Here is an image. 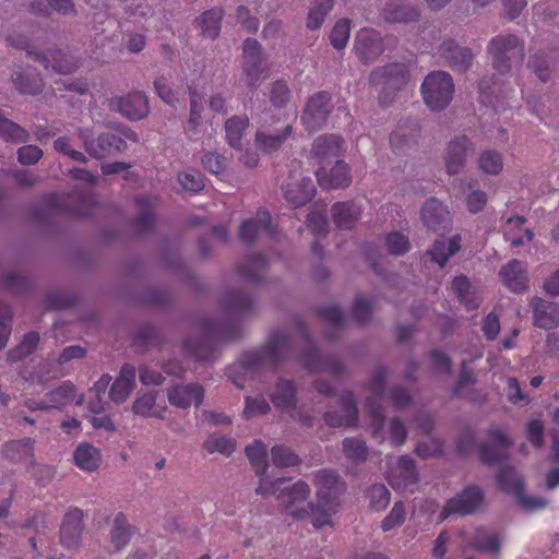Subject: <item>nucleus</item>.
<instances>
[{"label":"nucleus","mask_w":559,"mask_h":559,"mask_svg":"<svg viewBox=\"0 0 559 559\" xmlns=\"http://www.w3.org/2000/svg\"><path fill=\"white\" fill-rule=\"evenodd\" d=\"M292 353V340L283 332L273 333L261 349L243 353L239 364L227 369V376L237 388L243 389L245 382L241 379L234 378V371L241 369L246 373H250L264 368L274 369L288 358Z\"/></svg>","instance_id":"nucleus-1"},{"label":"nucleus","mask_w":559,"mask_h":559,"mask_svg":"<svg viewBox=\"0 0 559 559\" xmlns=\"http://www.w3.org/2000/svg\"><path fill=\"white\" fill-rule=\"evenodd\" d=\"M314 486L317 487V502H309L308 507L312 514V525L322 528L331 523V515L335 511L337 498L345 486L340 475L331 469H321L314 474Z\"/></svg>","instance_id":"nucleus-2"},{"label":"nucleus","mask_w":559,"mask_h":559,"mask_svg":"<svg viewBox=\"0 0 559 559\" xmlns=\"http://www.w3.org/2000/svg\"><path fill=\"white\" fill-rule=\"evenodd\" d=\"M285 479L277 478L269 480L267 478L260 479V484L257 488V493L261 496H276L281 504H283L286 511L296 520H302L308 514L305 508H299V504L306 502L310 495V487L304 480H298L292 486L282 487Z\"/></svg>","instance_id":"nucleus-3"},{"label":"nucleus","mask_w":559,"mask_h":559,"mask_svg":"<svg viewBox=\"0 0 559 559\" xmlns=\"http://www.w3.org/2000/svg\"><path fill=\"white\" fill-rule=\"evenodd\" d=\"M79 135L83 141L85 151L94 158L102 159L127 150V141L136 143L138 134L129 127H120L114 131L103 132L92 139V131L80 129Z\"/></svg>","instance_id":"nucleus-4"},{"label":"nucleus","mask_w":559,"mask_h":559,"mask_svg":"<svg viewBox=\"0 0 559 559\" xmlns=\"http://www.w3.org/2000/svg\"><path fill=\"white\" fill-rule=\"evenodd\" d=\"M409 70L405 63L393 62L378 67L370 74V83L379 88V103L388 106L409 82Z\"/></svg>","instance_id":"nucleus-5"},{"label":"nucleus","mask_w":559,"mask_h":559,"mask_svg":"<svg viewBox=\"0 0 559 559\" xmlns=\"http://www.w3.org/2000/svg\"><path fill=\"white\" fill-rule=\"evenodd\" d=\"M488 52L492 57V64L500 74L508 73L513 64L524 61V45L518 36L498 35L488 44Z\"/></svg>","instance_id":"nucleus-6"},{"label":"nucleus","mask_w":559,"mask_h":559,"mask_svg":"<svg viewBox=\"0 0 559 559\" xmlns=\"http://www.w3.org/2000/svg\"><path fill=\"white\" fill-rule=\"evenodd\" d=\"M43 203L48 211L80 217L94 214L97 205L93 193L86 191H75L67 197L49 193Z\"/></svg>","instance_id":"nucleus-7"},{"label":"nucleus","mask_w":559,"mask_h":559,"mask_svg":"<svg viewBox=\"0 0 559 559\" xmlns=\"http://www.w3.org/2000/svg\"><path fill=\"white\" fill-rule=\"evenodd\" d=\"M425 104L433 111L443 110L449 106L454 95L452 76L444 71L430 72L421 84Z\"/></svg>","instance_id":"nucleus-8"},{"label":"nucleus","mask_w":559,"mask_h":559,"mask_svg":"<svg viewBox=\"0 0 559 559\" xmlns=\"http://www.w3.org/2000/svg\"><path fill=\"white\" fill-rule=\"evenodd\" d=\"M204 337L199 341L186 340L183 348L188 355L199 361H210L214 358L218 341L230 340L225 326L214 320H203Z\"/></svg>","instance_id":"nucleus-9"},{"label":"nucleus","mask_w":559,"mask_h":559,"mask_svg":"<svg viewBox=\"0 0 559 559\" xmlns=\"http://www.w3.org/2000/svg\"><path fill=\"white\" fill-rule=\"evenodd\" d=\"M7 41L8 45L12 47L26 49L27 53L34 56L36 61L41 62L46 69L51 67L57 73L70 74L78 68V61L71 55L62 50H49L47 53L34 52L28 49V43L24 37H8Z\"/></svg>","instance_id":"nucleus-10"},{"label":"nucleus","mask_w":559,"mask_h":559,"mask_svg":"<svg viewBox=\"0 0 559 559\" xmlns=\"http://www.w3.org/2000/svg\"><path fill=\"white\" fill-rule=\"evenodd\" d=\"M488 441L478 445L479 459L485 464H497L508 456L513 440L504 429L490 426L487 430Z\"/></svg>","instance_id":"nucleus-11"},{"label":"nucleus","mask_w":559,"mask_h":559,"mask_svg":"<svg viewBox=\"0 0 559 559\" xmlns=\"http://www.w3.org/2000/svg\"><path fill=\"white\" fill-rule=\"evenodd\" d=\"M483 502V490L478 486H467L460 493L445 502L440 513V521H444L453 514H472L480 508Z\"/></svg>","instance_id":"nucleus-12"},{"label":"nucleus","mask_w":559,"mask_h":559,"mask_svg":"<svg viewBox=\"0 0 559 559\" xmlns=\"http://www.w3.org/2000/svg\"><path fill=\"white\" fill-rule=\"evenodd\" d=\"M331 102V95L324 91L308 99L301 115V122L309 132L317 131L326 123L333 108Z\"/></svg>","instance_id":"nucleus-13"},{"label":"nucleus","mask_w":559,"mask_h":559,"mask_svg":"<svg viewBox=\"0 0 559 559\" xmlns=\"http://www.w3.org/2000/svg\"><path fill=\"white\" fill-rule=\"evenodd\" d=\"M242 70L247 78V84L251 91L258 88L260 82L267 75L262 67V47L254 38H247L243 41Z\"/></svg>","instance_id":"nucleus-14"},{"label":"nucleus","mask_w":559,"mask_h":559,"mask_svg":"<svg viewBox=\"0 0 559 559\" xmlns=\"http://www.w3.org/2000/svg\"><path fill=\"white\" fill-rule=\"evenodd\" d=\"M386 379L388 369L384 366H378L370 379V390L373 396L368 397L365 402L366 409L373 420L374 431L382 428L385 419L384 409L380 405L379 400L384 393Z\"/></svg>","instance_id":"nucleus-15"},{"label":"nucleus","mask_w":559,"mask_h":559,"mask_svg":"<svg viewBox=\"0 0 559 559\" xmlns=\"http://www.w3.org/2000/svg\"><path fill=\"white\" fill-rule=\"evenodd\" d=\"M265 233L270 238L277 235L269 211L260 209L254 218L245 219L239 227V238L246 245H252L257 237Z\"/></svg>","instance_id":"nucleus-16"},{"label":"nucleus","mask_w":559,"mask_h":559,"mask_svg":"<svg viewBox=\"0 0 559 559\" xmlns=\"http://www.w3.org/2000/svg\"><path fill=\"white\" fill-rule=\"evenodd\" d=\"M110 107L133 121L145 118L150 112L147 97L141 92L115 98L110 102Z\"/></svg>","instance_id":"nucleus-17"},{"label":"nucleus","mask_w":559,"mask_h":559,"mask_svg":"<svg viewBox=\"0 0 559 559\" xmlns=\"http://www.w3.org/2000/svg\"><path fill=\"white\" fill-rule=\"evenodd\" d=\"M167 399L178 408L199 407L204 400V389L200 383L176 384L167 389Z\"/></svg>","instance_id":"nucleus-18"},{"label":"nucleus","mask_w":559,"mask_h":559,"mask_svg":"<svg viewBox=\"0 0 559 559\" xmlns=\"http://www.w3.org/2000/svg\"><path fill=\"white\" fill-rule=\"evenodd\" d=\"M83 511L71 508L63 516L60 526V543L63 547L72 549L80 545L83 533Z\"/></svg>","instance_id":"nucleus-19"},{"label":"nucleus","mask_w":559,"mask_h":559,"mask_svg":"<svg viewBox=\"0 0 559 559\" xmlns=\"http://www.w3.org/2000/svg\"><path fill=\"white\" fill-rule=\"evenodd\" d=\"M502 284L514 294H522L528 287L527 266L524 262L512 259L499 271Z\"/></svg>","instance_id":"nucleus-20"},{"label":"nucleus","mask_w":559,"mask_h":559,"mask_svg":"<svg viewBox=\"0 0 559 559\" xmlns=\"http://www.w3.org/2000/svg\"><path fill=\"white\" fill-rule=\"evenodd\" d=\"M355 50L362 62L373 61L383 52L380 34L374 29H360L356 35Z\"/></svg>","instance_id":"nucleus-21"},{"label":"nucleus","mask_w":559,"mask_h":559,"mask_svg":"<svg viewBox=\"0 0 559 559\" xmlns=\"http://www.w3.org/2000/svg\"><path fill=\"white\" fill-rule=\"evenodd\" d=\"M531 308L535 326L550 330L559 325V305L557 302L534 297L531 301Z\"/></svg>","instance_id":"nucleus-22"},{"label":"nucleus","mask_w":559,"mask_h":559,"mask_svg":"<svg viewBox=\"0 0 559 559\" xmlns=\"http://www.w3.org/2000/svg\"><path fill=\"white\" fill-rule=\"evenodd\" d=\"M316 186L310 177L299 176L284 188V197L295 207H301L312 200Z\"/></svg>","instance_id":"nucleus-23"},{"label":"nucleus","mask_w":559,"mask_h":559,"mask_svg":"<svg viewBox=\"0 0 559 559\" xmlns=\"http://www.w3.org/2000/svg\"><path fill=\"white\" fill-rule=\"evenodd\" d=\"M438 53L448 64L461 72H465L472 64L473 55L469 48L460 47L454 40H444Z\"/></svg>","instance_id":"nucleus-24"},{"label":"nucleus","mask_w":559,"mask_h":559,"mask_svg":"<svg viewBox=\"0 0 559 559\" xmlns=\"http://www.w3.org/2000/svg\"><path fill=\"white\" fill-rule=\"evenodd\" d=\"M344 141L336 134H323L318 136L312 144L311 157L319 164L330 162L341 155Z\"/></svg>","instance_id":"nucleus-25"},{"label":"nucleus","mask_w":559,"mask_h":559,"mask_svg":"<svg viewBox=\"0 0 559 559\" xmlns=\"http://www.w3.org/2000/svg\"><path fill=\"white\" fill-rule=\"evenodd\" d=\"M389 484L395 490H404L407 486L418 481V472L415 462L408 455L399 459L396 467L388 476Z\"/></svg>","instance_id":"nucleus-26"},{"label":"nucleus","mask_w":559,"mask_h":559,"mask_svg":"<svg viewBox=\"0 0 559 559\" xmlns=\"http://www.w3.org/2000/svg\"><path fill=\"white\" fill-rule=\"evenodd\" d=\"M421 219L427 228L437 233L448 228L449 211L442 202L431 198L421 207Z\"/></svg>","instance_id":"nucleus-27"},{"label":"nucleus","mask_w":559,"mask_h":559,"mask_svg":"<svg viewBox=\"0 0 559 559\" xmlns=\"http://www.w3.org/2000/svg\"><path fill=\"white\" fill-rule=\"evenodd\" d=\"M468 152H473V146L467 136H459L450 142L445 153V167L449 175L460 173Z\"/></svg>","instance_id":"nucleus-28"},{"label":"nucleus","mask_w":559,"mask_h":559,"mask_svg":"<svg viewBox=\"0 0 559 559\" xmlns=\"http://www.w3.org/2000/svg\"><path fill=\"white\" fill-rule=\"evenodd\" d=\"M419 15L416 7L406 4L402 0H389L382 10V17L388 23L408 24L418 21Z\"/></svg>","instance_id":"nucleus-29"},{"label":"nucleus","mask_w":559,"mask_h":559,"mask_svg":"<svg viewBox=\"0 0 559 559\" xmlns=\"http://www.w3.org/2000/svg\"><path fill=\"white\" fill-rule=\"evenodd\" d=\"M318 183L321 188L338 189L347 186L348 167L344 160L336 159L334 166L326 171L323 167L316 171Z\"/></svg>","instance_id":"nucleus-30"},{"label":"nucleus","mask_w":559,"mask_h":559,"mask_svg":"<svg viewBox=\"0 0 559 559\" xmlns=\"http://www.w3.org/2000/svg\"><path fill=\"white\" fill-rule=\"evenodd\" d=\"M135 384V368L131 365L121 367L119 377L112 382L109 390V397L112 402H124L132 392Z\"/></svg>","instance_id":"nucleus-31"},{"label":"nucleus","mask_w":559,"mask_h":559,"mask_svg":"<svg viewBox=\"0 0 559 559\" xmlns=\"http://www.w3.org/2000/svg\"><path fill=\"white\" fill-rule=\"evenodd\" d=\"M135 530L129 524L123 512H118L112 521V527L109 533L110 543L117 551L122 550L130 543Z\"/></svg>","instance_id":"nucleus-32"},{"label":"nucleus","mask_w":559,"mask_h":559,"mask_svg":"<svg viewBox=\"0 0 559 559\" xmlns=\"http://www.w3.org/2000/svg\"><path fill=\"white\" fill-rule=\"evenodd\" d=\"M461 240L460 235H454L448 243L443 239H437L428 250V254L440 267H444L450 257L460 251Z\"/></svg>","instance_id":"nucleus-33"},{"label":"nucleus","mask_w":559,"mask_h":559,"mask_svg":"<svg viewBox=\"0 0 559 559\" xmlns=\"http://www.w3.org/2000/svg\"><path fill=\"white\" fill-rule=\"evenodd\" d=\"M300 361L311 372L328 370L337 377L341 371V365L337 361L329 362L323 360L312 344H309L308 349L300 356Z\"/></svg>","instance_id":"nucleus-34"},{"label":"nucleus","mask_w":559,"mask_h":559,"mask_svg":"<svg viewBox=\"0 0 559 559\" xmlns=\"http://www.w3.org/2000/svg\"><path fill=\"white\" fill-rule=\"evenodd\" d=\"M75 465L86 472L96 471L102 461L99 450L91 443H81L73 453Z\"/></svg>","instance_id":"nucleus-35"},{"label":"nucleus","mask_w":559,"mask_h":559,"mask_svg":"<svg viewBox=\"0 0 559 559\" xmlns=\"http://www.w3.org/2000/svg\"><path fill=\"white\" fill-rule=\"evenodd\" d=\"M34 440L32 438H23L20 440H11L3 444L2 454L11 462L20 463L33 457Z\"/></svg>","instance_id":"nucleus-36"},{"label":"nucleus","mask_w":559,"mask_h":559,"mask_svg":"<svg viewBox=\"0 0 559 559\" xmlns=\"http://www.w3.org/2000/svg\"><path fill=\"white\" fill-rule=\"evenodd\" d=\"M502 85L493 78H484L479 82V100L486 106H491L496 111L503 109L500 95L503 94Z\"/></svg>","instance_id":"nucleus-37"},{"label":"nucleus","mask_w":559,"mask_h":559,"mask_svg":"<svg viewBox=\"0 0 559 559\" xmlns=\"http://www.w3.org/2000/svg\"><path fill=\"white\" fill-rule=\"evenodd\" d=\"M274 406L281 411H293L296 407V388L292 381L278 380L275 392L271 396Z\"/></svg>","instance_id":"nucleus-38"},{"label":"nucleus","mask_w":559,"mask_h":559,"mask_svg":"<svg viewBox=\"0 0 559 559\" xmlns=\"http://www.w3.org/2000/svg\"><path fill=\"white\" fill-rule=\"evenodd\" d=\"M15 88L22 94L36 95L41 92L44 83L36 70L27 68L12 78Z\"/></svg>","instance_id":"nucleus-39"},{"label":"nucleus","mask_w":559,"mask_h":559,"mask_svg":"<svg viewBox=\"0 0 559 559\" xmlns=\"http://www.w3.org/2000/svg\"><path fill=\"white\" fill-rule=\"evenodd\" d=\"M292 134L293 128L289 124L276 134H267L258 130L255 133V144L263 152L272 153L280 150Z\"/></svg>","instance_id":"nucleus-40"},{"label":"nucleus","mask_w":559,"mask_h":559,"mask_svg":"<svg viewBox=\"0 0 559 559\" xmlns=\"http://www.w3.org/2000/svg\"><path fill=\"white\" fill-rule=\"evenodd\" d=\"M266 265L267 261L261 254L247 257L238 269L239 275L249 283L258 284L262 281V273Z\"/></svg>","instance_id":"nucleus-41"},{"label":"nucleus","mask_w":559,"mask_h":559,"mask_svg":"<svg viewBox=\"0 0 559 559\" xmlns=\"http://www.w3.org/2000/svg\"><path fill=\"white\" fill-rule=\"evenodd\" d=\"M472 547L481 552L498 554L501 547L500 538L498 534L485 527H476L472 538Z\"/></svg>","instance_id":"nucleus-42"},{"label":"nucleus","mask_w":559,"mask_h":559,"mask_svg":"<svg viewBox=\"0 0 559 559\" xmlns=\"http://www.w3.org/2000/svg\"><path fill=\"white\" fill-rule=\"evenodd\" d=\"M76 396L74 384L69 381L63 382L57 389L46 394L49 409H61L71 404Z\"/></svg>","instance_id":"nucleus-43"},{"label":"nucleus","mask_w":559,"mask_h":559,"mask_svg":"<svg viewBox=\"0 0 559 559\" xmlns=\"http://www.w3.org/2000/svg\"><path fill=\"white\" fill-rule=\"evenodd\" d=\"M223 16L224 11L222 9H211L203 12L198 19V26L201 29V35L211 39L216 38L221 31Z\"/></svg>","instance_id":"nucleus-44"},{"label":"nucleus","mask_w":559,"mask_h":559,"mask_svg":"<svg viewBox=\"0 0 559 559\" xmlns=\"http://www.w3.org/2000/svg\"><path fill=\"white\" fill-rule=\"evenodd\" d=\"M248 127L249 119L247 116H233L226 120V139L231 147H241V140Z\"/></svg>","instance_id":"nucleus-45"},{"label":"nucleus","mask_w":559,"mask_h":559,"mask_svg":"<svg viewBox=\"0 0 559 559\" xmlns=\"http://www.w3.org/2000/svg\"><path fill=\"white\" fill-rule=\"evenodd\" d=\"M246 454L253 466L255 474L262 478L267 469L266 447L260 440H255L252 444L246 447Z\"/></svg>","instance_id":"nucleus-46"},{"label":"nucleus","mask_w":559,"mask_h":559,"mask_svg":"<svg viewBox=\"0 0 559 559\" xmlns=\"http://www.w3.org/2000/svg\"><path fill=\"white\" fill-rule=\"evenodd\" d=\"M39 343V334L37 332H29L24 335L23 340L9 352L8 358L10 361H21L35 352Z\"/></svg>","instance_id":"nucleus-47"},{"label":"nucleus","mask_w":559,"mask_h":559,"mask_svg":"<svg viewBox=\"0 0 559 559\" xmlns=\"http://www.w3.org/2000/svg\"><path fill=\"white\" fill-rule=\"evenodd\" d=\"M227 308L233 314L247 316L253 311L254 300L242 292H231L227 296Z\"/></svg>","instance_id":"nucleus-48"},{"label":"nucleus","mask_w":559,"mask_h":559,"mask_svg":"<svg viewBox=\"0 0 559 559\" xmlns=\"http://www.w3.org/2000/svg\"><path fill=\"white\" fill-rule=\"evenodd\" d=\"M0 138L10 143H25L29 140L27 130L0 116Z\"/></svg>","instance_id":"nucleus-49"},{"label":"nucleus","mask_w":559,"mask_h":559,"mask_svg":"<svg viewBox=\"0 0 559 559\" xmlns=\"http://www.w3.org/2000/svg\"><path fill=\"white\" fill-rule=\"evenodd\" d=\"M451 288L456 295L459 301L464 305L467 310H474L478 308V302L474 297L471 296V283L467 276H455L452 281Z\"/></svg>","instance_id":"nucleus-50"},{"label":"nucleus","mask_w":559,"mask_h":559,"mask_svg":"<svg viewBox=\"0 0 559 559\" xmlns=\"http://www.w3.org/2000/svg\"><path fill=\"white\" fill-rule=\"evenodd\" d=\"M365 497L369 501V508L379 512L388 507L391 493L383 484H374L366 489Z\"/></svg>","instance_id":"nucleus-51"},{"label":"nucleus","mask_w":559,"mask_h":559,"mask_svg":"<svg viewBox=\"0 0 559 559\" xmlns=\"http://www.w3.org/2000/svg\"><path fill=\"white\" fill-rule=\"evenodd\" d=\"M156 395L154 393H144L135 399L132 411L134 414L143 417L163 418V414L167 411L164 407L160 412H155Z\"/></svg>","instance_id":"nucleus-52"},{"label":"nucleus","mask_w":559,"mask_h":559,"mask_svg":"<svg viewBox=\"0 0 559 559\" xmlns=\"http://www.w3.org/2000/svg\"><path fill=\"white\" fill-rule=\"evenodd\" d=\"M496 479L499 488L506 492H521L523 490V483L511 466L501 467L496 475Z\"/></svg>","instance_id":"nucleus-53"},{"label":"nucleus","mask_w":559,"mask_h":559,"mask_svg":"<svg viewBox=\"0 0 559 559\" xmlns=\"http://www.w3.org/2000/svg\"><path fill=\"white\" fill-rule=\"evenodd\" d=\"M333 4L334 0H316L308 14L307 27L310 29L320 28Z\"/></svg>","instance_id":"nucleus-54"},{"label":"nucleus","mask_w":559,"mask_h":559,"mask_svg":"<svg viewBox=\"0 0 559 559\" xmlns=\"http://www.w3.org/2000/svg\"><path fill=\"white\" fill-rule=\"evenodd\" d=\"M203 447L209 453L218 452L229 456L235 451L236 442L234 439L221 435H211L204 441Z\"/></svg>","instance_id":"nucleus-55"},{"label":"nucleus","mask_w":559,"mask_h":559,"mask_svg":"<svg viewBox=\"0 0 559 559\" xmlns=\"http://www.w3.org/2000/svg\"><path fill=\"white\" fill-rule=\"evenodd\" d=\"M272 462L277 467H290L300 463L299 456L290 449L274 445L271 450Z\"/></svg>","instance_id":"nucleus-56"},{"label":"nucleus","mask_w":559,"mask_h":559,"mask_svg":"<svg viewBox=\"0 0 559 559\" xmlns=\"http://www.w3.org/2000/svg\"><path fill=\"white\" fill-rule=\"evenodd\" d=\"M373 312L372 301L362 296H356L352 304V321L368 322Z\"/></svg>","instance_id":"nucleus-57"},{"label":"nucleus","mask_w":559,"mask_h":559,"mask_svg":"<svg viewBox=\"0 0 559 559\" xmlns=\"http://www.w3.org/2000/svg\"><path fill=\"white\" fill-rule=\"evenodd\" d=\"M178 181L185 190L190 192H199L205 187L204 176L194 169L179 174Z\"/></svg>","instance_id":"nucleus-58"},{"label":"nucleus","mask_w":559,"mask_h":559,"mask_svg":"<svg viewBox=\"0 0 559 559\" xmlns=\"http://www.w3.org/2000/svg\"><path fill=\"white\" fill-rule=\"evenodd\" d=\"M318 316L329 323L335 333L340 331L344 323V314L338 306H328L317 309Z\"/></svg>","instance_id":"nucleus-59"},{"label":"nucleus","mask_w":559,"mask_h":559,"mask_svg":"<svg viewBox=\"0 0 559 559\" xmlns=\"http://www.w3.org/2000/svg\"><path fill=\"white\" fill-rule=\"evenodd\" d=\"M405 521V506L402 501H396L390 513L382 520L381 528L389 532L394 527L401 526Z\"/></svg>","instance_id":"nucleus-60"},{"label":"nucleus","mask_w":559,"mask_h":559,"mask_svg":"<svg viewBox=\"0 0 559 559\" xmlns=\"http://www.w3.org/2000/svg\"><path fill=\"white\" fill-rule=\"evenodd\" d=\"M502 157L496 151H486L479 157L480 169L489 175H497L502 169Z\"/></svg>","instance_id":"nucleus-61"},{"label":"nucleus","mask_w":559,"mask_h":559,"mask_svg":"<svg viewBox=\"0 0 559 559\" xmlns=\"http://www.w3.org/2000/svg\"><path fill=\"white\" fill-rule=\"evenodd\" d=\"M388 251L394 255H402L409 249L408 237L400 231H392L385 238Z\"/></svg>","instance_id":"nucleus-62"},{"label":"nucleus","mask_w":559,"mask_h":559,"mask_svg":"<svg viewBox=\"0 0 559 559\" xmlns=\"http://www.w3.org/2000/svg\"><path fill=\"white\" fill-rule=\"evenodd\" d=\"M349 38V19L340 20L333 27L330 39L336 49L345 48Z\"/></svg>","instance_id":"nucleus-63"},{"label":"nucleus","mask_w":559,"mask_h":559,"mask_svg":"<svg viewBox=\"0 0 559 559\" xmlns=\"http://www.w3.org/2000/svg\"><path fill=\"white\" fill-rule=\"evenodd\" d=\"M270 404L264 396L260 395L257 397H246L243 415L247 419H250L257 415H265L270 412Z\"/></svg>","instance_id":"nucleus-64"}]
</instances>
